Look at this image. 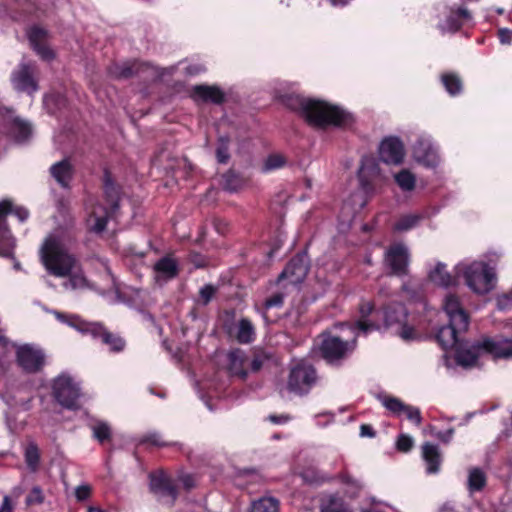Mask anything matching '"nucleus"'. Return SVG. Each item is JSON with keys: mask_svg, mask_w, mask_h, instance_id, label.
Returning <instances> with one entry per match:
<instances>
[{"mask_svg": "<svg viewBox=\"0 0 512 512\" xmlns=\"http://www.w3.org/2000/svg\"><path fill=\"white\" fill-rule=\"evenodd\" d=\"M486 483L484 472L479 468H473L469 471L468 488L470 492L481 490Z\"/></svg>", "mask_w": 512, "mask_h": 512, "instance_id": "79ce46f5", "label": "nucleus"}, {"mask_svg": "<svg viewBox=\"0 0 512 512\" xmlns=\"http://www.w3.org/2000/svg\"><path fill=\"white\" fill-rule=\"evenodd\" d=\"M437 28L442 34L455 33L471 20L470 12L463 7L444 6L438 15Z\"/></svg>", "mask_w": 512, "mask_h": 512, "instance_id": "6ab92c4d", "label": "nucleus"}, {"mask_svg": "<svg viewBox=\"0 0 512 512\" xmlns=\"http://www.w3.org/2000/svg\"><path fill=\"white\" fill-rule=\"evenodd\" d=\"M248 357L242 350H234L228 354V368L233 376L244 379L247 375Z\"/></svg>", "mask_w": 512, "mask_h": 512, "instance_id": "473e14b6", "label": "nucleus"}, {"mask_svg": "<svg viewBox=\"0 0 512 512\" xmlns=\"http://www.w3.org/2000/svg\"><path fill=\"white\" fill-rule=\"evenodd\" d=\"M44 494L39 486H34L26 497V505H39L44 502Z\"/></svg>", "mask_w": 512, "mask_h": 512, "instance_id": "8fccbe9b", "label": "nucleus"}, {"mask_svg": "<svg viewBox=\"0 0 512 512\" xmlns=\"http://www.w3.org/2000/svg\"><path fill=\"white\" fill-rule=\"evenodd\" d=\"M178 482L186 489L189 490L196 485V479L193 474L181 473L178 476Z\"/></svg>", "mask_w": 512, "mask_h": 512, "instance_id": "5fc2aeb1", "label": "nucleus"}, {"mask_svg": "<svg viewBox=\"0 0 512 512\" xmlns=\"http://www.w3.org/2000/svg\"><path fill=\"white\" fill-rule=\"evenodd\" d=\"M426 279L431 284L440 288H451L458 285L459 276L448 270L446 263L432 260L426 264Z\"/></svg>", "mask_w": 512, "mask_h": 512, "instance_id": "412c9836", "label": "nucleus"}, {"mask_svg": "<svg viewBox=\"0 0 512 512\" xmlns=\"http://www.w3.org/2000/svg\"><path fill=\"white\" fill-rule=\"evenodd\" d=\"M380 319L383 320L387 329H390L405 341L415 340L418 337V315L409 313L402 303L389 302L383 307L382 311H379L375 309L373 302H361L356 327L363 335L379 329Z\"/></svg>", "mask_w": 512, "mask_h": 512, "instance_id": "f03ea898", "label": "nucleus"}, {"mask_svg": "<svg viewBox=\"0 0 512 512\" xmlns=\"http://www.w3.org/2000/svg\"><path fill=\"white\" fill-rule=\"evenodd\" d=\"M437 212L435 207H429L421 212L404 213L395 221L393 229L399 233H406L418 227L422 220L435 216Z\"/></svg>", "mask_w": 512, "mask_h": 512, "instance_id": "bb28decb", "label": "nucleus"}, {"mask_svg": "<svg viewBox=\"0 0 512 512\" xmlns=\"http://www.w3.org/2000/svg\"><path fill=\"white\" fill-rule=\"evenodd\" d=\"M357 179L360 191L346 199L341 208V218L345 224H350L355 215L366 205L368 197L376 192L378 185L384 179L379 161L374 155H364L361 158Z\"/></svg>", "mask_w": 512, "mask_h": 512, "instance_id": "20e7f679", "label": "nucleus"}, {"mask_svg": "<svg viewBox=\"0 0 512 512\" xmlns=\"http://www.w3.org/2000/svg\"><path fill=\"white\" fill-rule=\"evenodd\" d=\"M14 214L19 222L23 223L29 218V211L23 206H15L10 200L0 201V256H13L15 238L6 223L7 214Z\"/></svg>", "mask_w": 512, "mask_h": 512, "instance_id": "4468645a", "label": "nucleus"}, {"mask_svg": "<svg viewBox=\"0 0 512 512\" xmlns=\"http://www.w3.org/2000/svg\"><path fill=\"white\" fill-rule=\"evenodd\" d=\"M479 347V357L484 353L495 359L512 358V339L503 337L485 338L482 342L473 343Z\"/></svg>", "mask_w": 512, "mask_h": 512, "instance_id": "5701e85b", "label": "nucleus"}, {"mask_svg": "<svg viewBox=\"0 0 512 512\" xmlns=\"http://www.w3.org/2000/svg\"><path fill=\"white\" fill-rule=\"evenodd\" d=\"M104 193L110 206L109 209L95 203L92 199L86 203V211L88 214L86 219L87 226L91 231L96 233L104 231L108 218L113 216L118 209L119 191L108 172H106L104 176Z\"/></svg>", "mask_w": 512, "mask_h": 512, "instance_id": "6e6552de", "label": "nucleus"}, {"mask_svg": "<svg viewBox=\"0 0 512 512\" xmlns=\"http://www.w3.org/2000/svg\"><path fill=\"white\" fill-rule=\"evenodd\" d=\"M91 494V487L89 485H80L75 489V497L79 501H84L89 498Z\"/></svg>", "mask_w": 512, "mask_h": 512, "instance_id": "4d7b16f0", "label": "nucleus"}, {"mask_svg": "<svg viewBox=\"0 0 512 512\" xmlns=\"http://www.w3.org/2000/svg\"><path fill=\"white\" fill-rule=\"evenodd\" d=\"M384 265L390 274L404 277L409 273L410 250L404 243L398 242L390 245L384 254Z\"/></svg>", "mask_w": 512, "mask_h": 512, "instance_id": "dca6fc26", "label": "nucleus"}, {"mask_svg": "<svg viewBox=\"0 0 512 512\" xmlns=\"http://www.w3.org/2000/svg\"><path fill=\"white\" fill-rule=\"evenodd\" d=\"M466 331L467 329H461L459 325L449 322L438 330L436 340L446 352L455 348L457 364L469 368L477 364L479 347L463 342L461 335Z\"/></svg>", "mask_w": 512, "mask_h": 512, "instance_id": "423d86ee", "label": "nucleus"}, {"mask_svg": "<svg viewBox=\"0 0 512 512\" xmlns=\"http://www.w3.org/2000/svg\"><path fill=\"white\" fill-rule=\"evenodd\" d=\"M343 482L348 485V486H351V488L355 489V490H358L361 488V484L358 480L348 476V475H345L343 476Z\"/></svg>", "mask_w": 512, "mask_h": 512, "instance_id": "0e129e2a", "label": "nucleus"}, {"mask_svg": "<svg viewBox=\"0 0 512 512\" xmlns=\"http://www.w3.org/2000/svg\"><path fill=\"white\" fill-rule=\"evenodd\" d=\"M440 79L443 87L450 96L456 97L462 93L463 82L458 74L446 72L441 75Z\"/></svg>", "mask_w": 512, "mask_h": 512, "instance_id": "e433bc0d", "label": "nucleus"}, {"mask_svg": "<svg viewBox=\"0 0 512 512\" xmlns=\"http://www.w3.org/2000/svg\"><path fill=\"white\" fill-rule=\"evenodd\" d=\"M405 155L406 150L404 142L398 136H386L378 145L379 159L387 165H401L404 162Z\"/></svg>", "mask_w": 512, "mask_h": 512, "instance_id": "aec40b11", "label": "nucleus"}, {"mask_svg": "<svg viewBox=\"0 0 512 512\" xmlns=\"http://www.w3.org/2000/svg\"><path fill=\"white\" fill-rule=\"evenodd\" d=\"M216 157L219 163H227L230 158L229 154V138L226 136H221L218 139L217 148H216Z\"/></svg>", "mask_w": 512, "mask_h": 512, "instance_id": "49530a36", "label": "nucleus"}, {"mask_svg": "<svg viewBox=\"0 0 512 512\" xmlns=\"http://www.w3.org/2000/svg\"><path fill=\"white\" fill-rule=\"evenodd\" d=\"M302 479L307 483H318L322 480L314 470H308L301 473Z\"/></svg>", "mask_w": 512, "mask_h": 512, "instance_id": "bf43d9fd", "label": "nucleus"}, {"mask_svg": "<svg viewBox=\"0 0 512 512\" xmlns=\"http://www.w3.org/2000/svg\"><path fill=\"white\" fill-rule=\"evenodd\" d=\"M387 510L392 511V508L381 502H376L375 500H373L372 507L370 509H362L361 512H388Z\"/></svg>", "mask_w": 512, "mask_h": 512, "instance_id": "13d9d810", "label": "nucleus"}, {"mask_svg": "<svg viewBox=\"0 0 512 512\" xmlns=\"http://www.w3.org/2000/svg\"><path fill=\"white\" fill-rule=\"evenodd\" d=\"M286 164V159L281 154H271L269 155L263 164V171L270 172L273 170L280 169L284 167Z\"/></svg>", "mask_w": 512, "mask_h": 512, "instance_id": "a18cd8bd", "label": "nucleus"}, {"mask_svg": "<svg viewBox=\"0 0 512 512\" xmlns=\"http://www.w3.org/2000/svg\"><path fill=\"white\" fill-rule=\"evenodd\" d=\"M10 132L14 140L17 143L22 144L31 138L33 128L30 122L21 118H14L11 123Z\"/></svg>", "mask_w": 512, "mask_h": 512, "instance_id": "72a5a7b5", "label": "nucleus"}, {"mask_svg": "<svg viewBox=\"0 0 512 512\" xmlns=\"http://www.w3.org/2000/svg\"><path fill=\"white\" fill-rule=\"evenodd\" d=\"M454 435V429L450 428L446 431H437L434 436L444 443H449Z\"/></svg>", "mask_w": 512, "mask_h": 512, "instance_id": "052dcab7", "label": "nucleus"}, {"mask_svg": "<svg viewBox=\"0 0 512 512\" xmlns=\"http://www.w3.org/2000/svg\"><path fill=\"white\" fill-rule=\"evenodd\" d=\"M138 71L139 65L130 62L114 64L109 69V73L115 78H128Z\"/></svg>", "mask_w": 512, "mask_h": 512, "instance_id": "58836bf2", "label": "nucleus"}, {"mask_svg": "<svg viewBox=\"0 0 512 512\" xmlns=\"http://www.w3.org/2000/svg\"><path fill=\"white\" fill-rule=\"evenodd\" d=\"M499 41L502 44H510L512 41V32L507 28H501L498 32Z\"/></svg>", "mask_w": 512, "mask_h": 512, "instance_id": "680f3d73", "label": "nucleus"}, {"mask_svg": "<svg viewBox=\"0 0 512 512\" xmlns=\"http://www.w3.org/2000/svg\"><path fill=\"white\" fill-rule=\"evenodd\" d=\"M357 321L354 324L340 323L336 329L340 334L324 333L320 350L322 356L330 363L347 357L356 346V338L363 335L357 329Z\"/></svg>", "mask_w": 512, "mask_h": 512, "instance_id": "0eeeda50", "label": "nucleus"}, {"mask_svg": "<svg viewBox=\"0 0 512 512\" xmlns=\"http://www.w3.org/2000/svg\"><path fill=\"white\" fill-rule=\"evenodd\" d=\"M308 272V258L306 253L297 254L293 257L282 273L279 275L278 282L298 285L306 277Z\"/></svg>", "mask_w": 512, "mask_h": 512, "instance_id": "4be33fe9", "label": "nucleus"}, {"mask_svg": "<svg viewBox=\"0 0 512 512\" xmlns=\"http://www.w3.org/2000/svg\"><path fill=\"white\" fill-rule=\"evenodd\" d=\"M360 435L362 437H365V436L373 437L375 435V433H374V431H373L371 426L361 425V427H360Z\"/></svg>", "mask_w": 512, "mask_h": 512, "instance_id": "338daca9", "label": "nucleus"}, {"mask_svg": "<svg viewBox=\"0 0 512 512\" xmlns=\"http://www.w3.org/2000/svg\"><path fill=\"white\" fill-rule=\"evenodd\" d=\"M414 446V439L408 434H400L396 440V448L400 452L407 453Z\"/></svg>", "mask_w": 512, "mask_h": 512, "instance_id": "3c124183", "label": "nucleus"}, {"mask_svg": "<svg viewBox=\"0 0 512 512\" xmlns=\"http://www.w3.org/2000/svg\"><path fill=\"white\" fill-rule=\"evenodd\" d=\"M321 512H351L338 497H331L327 504L322 506Z\"/></svg>", "mask_w": 512, "mask_h": 512, "instance_id": "de8ad7c7", "label": "nucleus"}, {"mask_svg": "<svg viewBox=\"0 0 512 512\" xmlns=\"http://www.w3.org/2000/svg\"><path fill=\"white\" fill-rule=\"evenodd\" d=\"M47 31L39 26H33L28 31V38L36 53L44 60H50L54 54L46 45Z\"/></svg>", "mask_w": 512, "mask_h": 512, "instance_id": "c85d7f7f", "label": "nucleus"}, {"mask_svg": "<svg viewBox=\"0 0 512 512\" xmlns=\"http://www.w3.org/2000/svg\"><path fill=\"white\" fill-rule=\"evenodd\" d=\"M401 292L404 297L411 303L426 308V292L423 281L416 278H409L401 285Z\"/></svg>", "mask_w": 512, "mask_h": 512, "instance_id": "cd10ccee", "label": "nucleus"}, {"mask_svg": "<svg viewBox=\"0 0 512 512\" xmlns=\"http://www.w3.org/2000/svg\"><path fill=\"white\" fill-rule=\"evenodd\" d=\"M283 299V294L276 293L265 301V308L270 309L273 307H280L283 304Z\"/></svg>", "mask_w": 512, "mask_h": 512, "instance_id": "6e6d98bb", "label": "nucleus"}, {"mask_svg": "<svg viewBox=\"0 0 512 512\" xmlns=\"http://www.w3.org/2000/svg\"><path fill=\"white\" fill-rule=\"evenodd\" d=\"M250 512H278V500L273 497H263L252 502Z\"/></svg>", "mask_w": 512, "mask_h": 512, "instance_id": "ea45409f", "label": "nucleus"}, {"mask_svg": "<svg viewBox=\"0 0 512 512\" xmlns=\"http://www.w3.org/2000/svg\"><path fill=\"white\" fill-rule=\"evenodd\" d=\"M497 307L501 311H507L512 309V289L511 292L498 296Z\"/></svg>", "mask_w": 512, "mask_h": 512, "instance_id": "603ef678", "label": "nucleus"}, {"mask_svg": "<svg viewBox=\"0 0 512 512\" xmlns=\"http://www.w3.org/2000/svg\"><path fill=\"white\" fill-rule=\"evenodd\" d=\"M269 421L274 423V424H283V423H286L289 418L288 416H285V415H270L268 417Z\"/></svg>", "mask_w": 512, "mask_h": 512, "instance_id": "69168bd1", "label": "nucleus"}, {"mask_svg": "<svg viewBox=\"0 0 512 512\" xmlns=\"http://www.w3.org/2000/svg\"><path fill=\"white\" fill-rule=\"evenodd\" d=\"M411 157L413 161L431 170L438 169L442 163L440 145L427 133H420L411 145Z\"/></svg>", "mask_w": 512, "mask_h": 512, "instance_id": "ddd939ff", "label": "nucleus"}, {"mask_svg": "<svg viewBox=\"0 0 512 512\" xmlns=\"http://www.w3.org/2000/svg\"><path fill=\"white\" fill-rule=\"evenodd\" d=\"M290 100L289 105L297 110L301 117L313 127L344 128L354 122L353 115L340 105L300 95L292 96Z\"/></svg>", "mask_w": 512, "mask_h": 512, "instance_id": "7ed1b4c3", "label": "nucleus"}, {"mask_svg": "<svg viewBox=\"0 0 512 512\" xmlns=\"http://www.w3.org/2000/svg\"><path fill=\"white\" fill-rule=\"evenodd\" d=\"M36 73L34 64L21 62L11 74L13 88L18 92L33 96L39 89Z\"/></svg>", "mask_w": 512, "mask_h": 512, "instance_id": "a211bd4d", "label": "nucleus"}, {"mask_svg": "<svg viewBox=\"0 0 512 512\" xmlns=\"http://www.w3.org/2000/svg\"><path fill=\"white\" fill-rule=\"evenodd\" d=\"M422 457L426 464V472L428 474H436L440 470L442 456L437 445L432 443H424L422 446Z\"/></svg>", "mask_w": 512, "mask_h": 512, "instance_id": "7c9ffc66", "label": "nucleus"}, {"mask_svg": "<svg viewBox=\"0 0 512 512\" xmlns=\"http://www.w3.org/2000/svg\"><path fill=\"white\" fill-rule=\"evenodd\" d=\"M55 318L82 334H90L93 338H98L109 347L112 352H120L124 349L125 342L122 338L107 332L100 324L90 323L82 320L74 314H65L59 311H51Z\"/></svg>", "mask_w": 512, "mask_h": 512, "instance_id": "9b49d317", "label": "nucleus"}, {"mask_svg": "<svg viewBox=\"0 0 512 512\" xmlns=\"http://www.w3.org/2000/svg\"><path fill=\"white\" fill-rule=\"evenodd\" d=\"M0 512H13V504L8 495L3 497L2 504L0 505Z\"/></svg>", "mask_w": 512, "mask_h": 512, "instance_id": "e2e57ef3", "label": "nucleus"}, {"mask_svg": "<svg viewBox=\"0 0 512 512\" xmlns=\"http://www.w3.org/2000/svg\"><path fill=\"white\" fill-rule=\"evenodd\" d=\"M151 491L165 504H172L177 498V490L163 471L150 474Z\"/></svg>", "mask_w": 512, "mask_h": 512, "instance_id": "b1692460", "label": "nucleus"}, {"mask_svg": "<svg viewBox=\"0 0 512 512\" xmlns=\"http://www.w3.org/2000/svg\"><path fill=\"white\" fill-rule=\"evenodd\" d=\"M442 306L450 323L459 325L461 329H468L469 316L462 307L458 296L451 293L447 294Z\"/></svg>", "mask_w": 512, "mask_h": 512, "instance_id": "a878e982", "label": "nucleus"}, {"mask_svg": "<svg viewBox=\"0 0 512 512\" xmlns=\"http://www.w3.org/2000/svg\"><path fill=\"white\" fill-rule=\"evenodd\" d=\"M49 387L52 397L62 408L73 411L80 408L81 384L74 375L63 371L50 380Z\"/></svg>", "mask_w": 512, "mask_h": 512, "instance_id": "9d476101", "label": "nucleus"}, {"mask_svg": "<svg viewBox=\"0 0 512 512\" xmlns=\"http://www.w3.org/2000/svg\"><path fill=\"white\" fill-rule=\"evenodd\" d=\"M438 512H455V507L452 503H444L438 510Z\"/></svg>", "mask_w": 512, "mask_h": 512, "instance_id": "774afa93", "label": "nucleus"}, {"mask_svg": "<svg viewBox=\"0 0 512 512\" xmlns=\"http://www.w3.org/2000/svg\"><path fill=\"white\" fill-rule=\"evenodd\" d=\"M235 337L242 344L251 343L255 339V328L251 321L241 319L235 327Z\"/></svg>", "mask_w": 512, "mask_h": 512, "instance_id": "4c0bfd02", "label": "nucleus"}, {"mask_svg": "<svg viewBox=\"0 0 512 512\" xmlns=\"http://www.w3.org/2000/svg\"><path fill=\"white\" fill-rule=\"evenodd\" d=\"M190 97L196 103L222 104L226 99V92L217 85H195L190 90Z\"/></svg>", "mask_w": 512, "mask_h": 512, "instance_id": "393cba45", "label": "nucleus"}, {"mask_svg": "<svg viewBox=\"0 0 512 512\" xmlns=\"http://www.w3.org/2000/svg\"><path fill=\"white\" fill-rule=\"evenodd\" d=\"M376 399L393 416H405L407 420L419 426L422 422V416L418 407L405 404L401 399L386 392H380Z\"/></svg>", "mask_w": 512, "mask_h": 512, "instance_id": "f3484780", "label": "nucleus"}, {"mask_svg": "<svg viewBox=\"0 0 512 512\" xmlns=\"http://www.w3.org/2000/svg\"><path fill=\"white\" fill-rule=\"evenodd\" d=\"M40 453L35 443H29L25 448V461L31 471H36L39 465Z\"/></svg>", "mask_w": 512, "mask_h": 512, "instance_id": "37998d69", "label": "nucleus"}, {"mask_svg": "<svg viewBox=\"0 0 512 512\" xmlns=\"http://www.w3.org/2000/svg\"><path fill=\"white\" fill-rule=\"evenodd\" d=\"M318 375L308 362L300 361L290 369L287 386L288 389L298 395H306L316 385Z\"/></svg>", "mask_w": 512, "mask_h": 512, "instance_id": "2eb2a0df", "label": "nucleus"}, {"mask_svg": "<svg viewBox=\"0 0 512 512\" xmlns=\"http://www.w3.org/2000/svg\"><path fill=\"white\" fill-rule=\"evenodd\" d=\"M175 69H181L186 75L194 76L205 71V68L202 64H188L186 62H180L177 67H170L165 69L167 73L173 74Z\"/></svg>", "mask_w": 512, "mask_h": 512, "instance_id": "c03bdc74", "label": "nucleus"}, {"mask_svg": "<svg viewBox=\"0 0 512 512\" xmlns=\"http://www.w3.org/2000/svg\"><path fill=\"white\" fill-rule=\"evenodd\" d=\"M0 398L7 407L4 412L6 424L9 429H12L10 414L29 410L32 406L33 397L24 384L17 382L15 379L7 378L0 393Z\"/></svg>", "mask_w": 512, "mask_h": 512, "instance_id": "f8f14e48", "label": "nucleus"}, {"mask_svg": "<svg viewBox=\"0 0 512 512\" xmlns=\"http://www.w3.org/2000/svg\"><path fill=\"white\" fill-rule=\"evenodd\" d=\"M393 179L398 188L404 193L412 192L416 187L417 178L410 169H401L393 175Z\"/></svg>", "mask_w": 512, "mask_h": 512, "instance_id": "f704fd0d", "label": "nucleus"}, {"mask_svg": "<svg viewBox=\"0 0 512 512\" xmlns=\"http://www.w3.org/2000/svg\"><path fill=\"white\" fill-rule=\"evenodd\" d=\"M216 289L212 285H205L200 289L199 299L203 305H207L213 298Z\"/></svg>", "mask_w": 512, "mask_h": 512, "instance_id": "864d4df0", "label": "nucleus"}, {"mask_svg": "<svg viewBox=\"0 0 512 512\" xmlns=\"http://www.w3.org/2000/svg\"><path fill=\"white\" fill-rule=\"evenodd\" d=\"M177 273V263L175 259L170 256L161 258L154 265V278L159 285L173 279L176 277Z\"/></svg>", "mask_w": 512, "mask_h": 512, "instance_id": "c756f323", "label": "nucleus"}, {"mask_svg": "<svg viewBox=\"0 0 512 512\" xmlns=\"http://www.w3.org/2000/svg\"><path fill=\"white\" fill-rule=\"evenodd\" d=\"M51 176L63 188H68L73 176V167L69 160L64 159L50 167Z\"/></svg>", "mask_w": 512, "mask_h": 512, "instance_id": "2f4dec72", "label": "nucleus"}, {"mask_svg": "<svg viewBox=\"0 0 512 512\" xmlns=\"http://www.w3.org/2000/svg\"><path fill=\"white\" fill-rule=\"evenodd\" d=\"M244 184V179L232 171H229L222 176V186L229 192H236L240 190Z\"/></svg>", "mask_w": 512, "mask_h": 512, "instance_id": "a19ab883", "label": "nucleus"}, {"mask_svg": "<svg viewBox=\"0 0 512 512\" xmlns=\"http://www.w3.org/2000/svg\"><path fill=\"white\" fill-rule=\"evenodd\" d=\"M140 444H151L157 447H163L167 445V442L163 440V437L160 433L152 431L144 434L139 440Z\"/></svg>", "mask_w": 512, "mask_h": 512, "instance_id": "09e8293b", "label": "nucleus"}, {"mask_svg": "<svg viewBox=\"0 0 512 512\" xmlns=\"http://www.w3.org/2000/svg\"><path fill=\"white\" fill-rule=\"evenodd\" d=\"M9 346L14 349L16 365L23 373L38 374L45 367L46 354L40 346L29 343H11L4 335L0 334V349L8 350Z\"/></svg>", "mask_w": 512, "mask_h": 512, "instance_id": "1a4fd4ad", "label": "nucleus"}, {"mask_svg": "<svg viewBox=\"0 0 512 512\" xmlns=\"http://www.w3.org/2000/svg\"><path fill=\"white\" fill-rule=\"evenodd\" d=\"M454 272L464 280L466 287L478 296L489 294L497 283L495 268L483 259L461 261L454 266Z\"/></svg>", "mask_w": 512, "mask_h": 512, "instance_id": "39448f33", "label": "nucleus"}, {"mask_svg": "<svg viewBox=\"0 0 512 512\" xmlns=\"http://www.w3.org/2000/svg\"><path fill=\"white\" fill-rule=\"evenodd\" d=\"M72 235L64 230H55L49 234L40 248V258L45 269L53 276L64 278L66 289H83L88 282L80 268L78 260L70 252Z\"/></svg>", "mask_w": 512, "mask_h": 512, "instance_id": "f257e3e1", "label": "nucleus"}, {"mask_svg": "<svg viewBox=\"0 0 512 512\" xmlns=\"http://www.w3.org/2000/svg\"><path fill=\"white\" fill-rule=\"evenodd\" d=\"M89 428L92 431V436L100 444H104L112 438V428L107 421L96 419L91 421Z\"/></svg>", "mask_w": 512, "mask_h": 512, "instance_id": "c9c22d12", "label": "nucleus"}]
</instances>
